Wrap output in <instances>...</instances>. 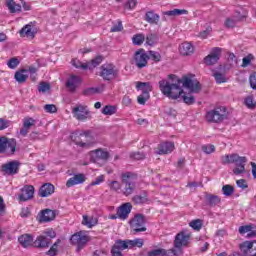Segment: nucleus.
Returning <instances> with one entry per match:
<instances>
[{"label":"nucleus","mask_w":256,"mask_h":256,"mask_svg":"<svg viewBox=\"0 0 256 256\" xmlns=\"http://www.w3.org/2000/svg\"><path fill=\"white\" fill-rule=\"evenodd\" d=\"M136 89L137 91H142V93L149 95L151 91H153V86L151 85V82H136Z\"/></svg>","instance_id":"31"},{"label":"nucleus","mask_w":256,"mask_h":256,"mask_svg":"<svg viewBox=\"0 0 256 256\" xmlns=\"http://www.w3.org/2000/svg\"><path fill=\"white\" fill-rule=\"evenodd\" d=\"M19 63V59L17 57H13L7 62V65L9 69H17V67H19Z\"/></svg>","instance_id":"53"},{"label":"nucleus","mask_w":256,"mask_h":256,"mask_svg":"<svg viewBox=\"0 0 256 256\" xmlns=\"http://www.w3.org/2000/svg\"><path fill=\"white\" fill-rule=\"evenodd\" d=\"M178 251L177 249H163V248H158L154 250H150L147 252V256H177Z\"/></svg>","instance_id":"20"},{"label":"nucleus","mask_w":256,"mask_h":256,"mask_svg":"<svg viewBox=\"0 0 256 256\" xmlns=\"http://www.w3.org/2000/svg\"><path fill=\"white\" fill-rule=\"evenodd\" d=\"M162 15H165L166 17H179V15H189V11L175 8L173 10L163 12Z\"/></svg>","instance_id":"33"},{"label":"nucleus","mask_w":256,"mask_h":256,"mask_svg":"<svg viewBox=\"0 0 256 256\" xmlns=\"http://www.w3.org/2000/svg\"><path fill=\"white\" fill-rule=\"evenodd\" d=\"M193 239V233L189 230H182L176 234L174 238V247L171 249H176L179 253L183 251V247H189L191 245V240Z\"/></svg>","instance_id":"5"},{"label":"nucleus","mask_w":256,"mask_h":256,"mask_svg":"<svg viewBox=\"0 0 256 256\" xmlns=\"http://www.w3.org/2000/svg\"><path fill=\"white\" fill-rule=\"evenodd\" d=\"M253 229V225H245L239 227L240 235H245V233L249 234V232Z\"/></svg>","instance_id":"58"},{"label":"nucleus","mask_w":256,"mask_h":256,"mask_svg":"<svg viewBox=\"0 0 256 256\" xmlns=\"http://www.w3.org/2000/svg\"><path fill=\"white\" fill-rule=\"evenodd\" d=\"M21 164L19 161L14 160L7 162L5 164H2L0 170L3 173V175H17L19 173V166Z\"/></svg>","instance_id":"13"},{"label":"nucleus","mask_w":256,"mask_h":256,"mask_svg":"<svg viewBox=\"0 0 256 256\" xmlns=\"http://www.w3.org/2000/svg\"><path fill=\"white\" fill-rule=\"evenodd\" d=\"M54 193H55V186L51 183L43 184L38 191V195L40 197H49L50 195H53Z\"/></svg>","instance_id":"25"},{"label":"nucleus","mask_w":256,"mask_h":256,"mask_svg":"<svg viewBox=\"0 0 256 256\" xmlns=\"http://www.w3.org/2000/svg\"><path fill=\"white\" fill-rule=\"evenodd\" d=\"M55 217V211L51 209L42 210L40 213V223H49V221H53Z\"/></svg>","instance_id":"28"},{"label":"nucleus","mask_w":256,"mask_h":256,"mask_svg":"<svg viewBox=\"0 0 256 256\" xmlns=\"http://www.w3.org/2000/svg\"><path fill=\"white\" fill-rule=\"evenodd\" d=\"M202 151L206 153V155H211V153H215V145L213 144L203 145Z\"/></svg>","instance_id":"55"},{"label":"nucleus","mask_w":256,"mask_h":256,"mask_svg":"<svg viewBox=\"0 0 256 256\" xmlns=\"http://www.w3.org/2000/svg\"><path fill=\"white\" fill-rule=\"evenodd\" d=\"M131 211H133L131 202L123 203L117 208L118 219H120V221H127L129 215H131Z\"/></svg>","instance_id":"14"},{"label":"nucleus","mask_w":256,"mask_h":256,"mask_svg":"<svg viewBox=\"0 0 256 256\" xmlns=\"http://www.w3.org/2000/svg\"><path fill=\"white\" fill-rule=\"evenodd\" d=\"M122 185L124 186L121 190L122 195L125 197H129L135 193V189H137V183L135 179H137V174L133 172H124L121 174Z\"/></svg>","instance_id":"4"},{"label":"nucleus","mask_w":256,"mask_h":256,"mask_svg":"<svg viewBox=\"0 0 256 256\" xmlns=\"http://www.w3.org/2000/svg\"><path fill=\"white\" fill-rule=\"evenodd\" d=\"M246 107H248V109H255L256 108V102L255 100H253V98L251 96H248L245 101H244Z\"/></svg>","instance_id":"57"},{"label":"nucleus","mask_w":256,"mask_h":256,"mask_svg":"<svg viewBox=\"0 0 256 256\" xmlns=\"http://www.w3.org/2000/svg\"><path fill=\"white\" fill-rule=\"evenodd\" d=\"M144 19L150 25H159V21H161V16L155 13V11H148L146 12Z\"/></svg>","instance_id":"30"},{"label":"nucleus","mask_w":256,"mask_h":256,"mask_svg":"<svg viewBox=\"0 0 256 256\" xmlns=\"http://www.w3.org/2000/svg\"><path fill=\"white\" fill-rule=\"evenodd\" d=\"M91 155L93 161H107L111 157L109 151L101 148L91 151Z\"/></svg>","instance_id":"22"},{"label":"nucleus","mask_w":256,"mask_h":256,"mask_svg":"<svg viewBox=\"0 0 256 256\" xmlns=\"http://www.w3.org/2000/svg\"><path fill=\"white\" fill-rule=\"evenodd\" d=\"M99 223V220L96 217H89L87 215H83L82 225H86L88 229H92Z\"/></svg>","instance_id":"36"},{"label":"nucleus","mask_w":256,"mask_h":256,"mask_svg":"<svg viewBox=\"0 0 256 256\" xmlns=\"http://www.w3.org/2000/svg\"><path fill=\"white\" fill-rule=\"evenodd\" d=\"M112 249H116L117 251H125V249H129V239L121 240L118 239L115 241Z\"/></svg>","instance_id":"34"},{"label":"nucleus","mask_w":256,"mask_h":256,"mask_svg":"<svg viewBox=\"0 0 256 256\" xmlns=\"http://www.w3.org/2000/svg\"><path fill=\"white\" fill-rule=\"evenodd\" d=\"M72 115L76 121H87L89 115H91V111H89L87 105L78 104L72 108Z\"/></svg>","instance_id":"10"},{"label":"nucleus","mask_w":256,"mask_h":256,"mask_svg":"<svg viewBox=\"0 0 256 256\" xmlns=\"http://www.w3.org/2000/svg\"><path fill=\"white\" fill-rule=\"evenodd\" d=\"M44 111L46 113H57V106L54 104H46L44 106Z\"/></svg>","instance_id":"59"},{"label":"nucleus","mask_w":256,"mask_h":256,"mask_svg":"<svg viewBox=\"0 0 256 256\" xmlns=\"http://www.w3.org/2000/svg\"><path fill=\"white\" fill-rule=\"evenodd\" d=\"M73 67L76 69H83L84 71L89 69V65L87 63H82L79 59L75 58L71 61Z\"/></svg>","instance_id":"44"},{"label":"nucleus","mask_w":256,"mask_h":256,"mask_svg":"<svg viewBox=\"0 0 256 256\" xmlns=\"http://www.w3.org/2000/svg\"><path fill=\"white\" fill-rule=\"evenodd\" d=\"M51 89V85L47 82H40L38 86V91L40 93H47Z\"/></svg>","instance_id":"56"},{"label":"nucleus","mask_w":256,"mask_h":256,"mask_svg":"<svg viewBox=\"0 0 256 256\" xmlns=\"http://www.w3.org/2000/svg\"><path fill=\"white\" fill-rule=\"evenodd\" d=\"M17 151V140L14 138L0 137V154L15 155Z\"/></svg>","instance_id":"8"},{"label":"nucleus","mask_w":256,"mask_h":256,"mask_svg":"<svg viewBox=\"0 0 256 256\" xmlns=\"http://www.w3.org/2000/svg\"><path fill=\"white\" fill-rule=\"evenodd\" d=\"M235 164V168L233 169L234 175H241L245 173V165L247 163V157L239 156L238 154H227L222 157V164L229 165Z\"/></svg>","instance_id":"3"},{"label":"nucleus","mask_w":256,"mask_h":256,"mask_svg":"<svg viewBox=\"0 0 256 256\" xmlns=\"http://www.w3.org/2000/svg\"><path fill=\"white\" fill-rule=\"evenodd\" d=\"M239 249L243 256H253L256 251V240L244 241L239 245Z\"/></svg>","instance_id":"16"},{"label":"nucleus","mask_w":256,"mask_h":256,"mask_svg":"<svg viewBox=\"0 0 256 256\" xmlns=\"http://www.w3.org/2000/svg\"><path fill=\"white\" fill-rule=\"evenodd\" d=\"M255 59V56L253 54H248L246 57L242 59V65L241 67H249L251 65V61Z\"/></svg>","instance_id":"51"},{"label":"nucleus","mask_w":256,"mask_h":256,"mask_svg":"<svg viewBox=\"0 0 256 256\" xmlns=\"http://www.w3.org/2000/svg\"><path fill=\"white\" fill-rule=\"evenodd\" d=\"M145 223V215H134L129 222L131 233H133V235H137V233H145V231H147V226H145Z\"/></svg>","instance_id":"7"},{"label":"nucleus","mask_w":256,"mask_h":256,"mask_svg":"<svg viewBox=\"0 0 256 256\" xmlns=\"http://www.w3.org/2000/svg\"><path fill=\"white\" fill-rule=\"evenodd\" d=\"M104 181H105V176L100 175V176L96 177V179L94 181H92L90 183V187H95V185H101V183H103Z\"/></svg>","instance_id":"61"},{"label":"nucleus","mask_w":256,"mask_h":256,"mask_svg":"<svg viewBox=\"0 0 256 256\" xmlns=\"http://www.w3.org/2000/svg\"><path fill=\"white\" fill-rule=\"evenodd\" d=\"M103 63V56H96L90 62L86 63L88 65V69H95V67H99Z\"/></svg>","instance_id":"39"},{"label":"nucleus","mask_w":256,"mask_h":256,"mask_svg":"<svg viewBox=\"0 0 256 256\" xmlns=\"http://www.w3.org/2000/svg\"><path fill=\"white\" fill-rule=\"evenodd\" d=\"M59 240L57 242H55L51 248L48 250L47 252V255H50V256H55L57 255V247H59Z\"/></svg>","instance_id":"60"},{"label":"nucleus","mask_w":256,"mask_h":256,"mask_svg":"<svg viewBox=\"0 0 256 256\" xmlns=\"http://www.w3.org/2000/svg\"><path fill=\"white\" fill-rule=\"evenodd\" d=\"M173 151H175V143L169 141L161 142L155 148L156 155H169Z\"/></svg>","instance_id":"15"},{"label":"nucleus","mask_w":256,"mask_h":256,"mask_svg":"<svg viewBox=\"0 0 256 256\" xmlns=\"http://www.w3.org/2000/svg\"><path fill=\"white\" fill-rule=\"evenodd\" d=\"M145 245V241L142 238H136L134 240H128L129 249H133V247H138L141 249Z\"/></svg>","instance_id":"38"},{"label":"nucleus","mask_w":256,"mask_h":256,"mask_svg":"<svg viewBox=\"0 0 256 256\" xmlns=\"http://www.w3.org/2000/svg\"><path fill=\"white\" fill-rule=\"evenodd\" d=\"M250 87L256 90V72L249 77Z\"/></svg>","instance_id":"63"},{"label":"nucleus","mask_w":256,"mask_h":256,"mask_svg":"<svg viewBox=\"0 0 256 256\" xmlns=\"http://www.w3.org/2000/svg\"><path fill=\"white\" fill-rule=\"evenodd\" d=\"M51 245V239L46 238L43 234L38 236L34 241V247L38 249H47Z\"/></svg>","instance_id":"26"},{"label":"nucleus","mask_w":256,"mask_h":256,"mask_svg":"<svg viewBox=\"0 0 256 256\" xmlns=\"http://www.w3.org/2000/svg\"><path fill=\"white\" fill-rule=\"evenodd\" d=\"M100 70V77H102L104 81H113V79H117V75H119V70L111 63L103 64Z\"/></svg>","instance_id":"9"},{"label":"nucleus","mask_w":256,"mask_h":256,"mask_svg":"<svg viewBox=\"0 0 256 256\" xmlns=\"http://www.w3.org/2000/svg\"><path fill=\"white\" fill-rule=\"evenodd\" d=\"M180 55L189 56L195 52V47L191 42H184L179 46Z\"/></svg>","instance_id":"29"},{"label":"nucleus","mask_w":256,"mask_h":256,"mask_svg":"<svg viewBox=\"0 0 256 256\" xmlns=\"http://www.w3.org/2000/svg\"><path fill=\"white\" fill-rule=\"evenodd\" d=\"M219 59H221V48L215 47L210 54L204 58V63L206 65H215Z\"/></svg>","instance_id":"18"},{"label":"nucleus","mask_w":256,"mask_h":256,"mask_svg":"<svg viewBox=\"0 0 256 256\" xmlns=\"http://www.w3.org/2000/svg\"><path fill=\"white\" fill-rule=\"evenodd\" d=\"M168 79H171L175 83L171 84L167 80H160L158 83L160 91L165 97H168V99H179V97H182L186 105H193L195 103V96L185 94L181 85L189 89L191 93H199L201 91V83L198 80H193L188 76H183L180 79L175 74L168 75Z\"/></svg>","instance_id":"1"},{"label":"nucleus","mask_w":256,"mask_h":256,"mask_svg":"<svg viewBox=\"0 0 256 256\" xmlns=\"http://www.w3.org/2000/svg\"><path fill=\"white\" fill-rule=\"evenodd\" d=\"M132 203H134V205H143L145 203H149V195L147 194V192L134 195L132 197Z\"/></svg>","instance_id":"32"},{"label":"nucleus","mask_w":256,"mask_h":256,"mask_svg":"<svg viewBox=\"0 0 256 256\" xmlns=\"http://www.w3.org/2000/svg\"><path fill=\"white\" fill-rule=\"evenodd\" d=\"M222 193L226 197H231V195H233V193H235V188L229 184H226L222 187Z\"/></svg>","instance_id":"45"},{"label":"nucleus","mask_w":256,"mask_h":256,"mask_svg":"<svg viewBox=\"0 0 256 256\" xmlns=\"http://www.w3.org/2000/svg\"><path fill=\"white\" fill-rule=\"evenodd\" d=\"M92 256H109V252L105 249L96 250Z\"/></svg>","instance_id":"64"},{"label":"nucleus","mask_w":256,"mask_h":256,"mask_svg":"<svg viewBox=\"0 0 256 256\" xmlns=\"http://www.w3.org/2000/svg\"><path fill=\"white\" fill-rule=\"evenodd\" d=\"M71 140L81 149H91L95 144V139L93 138V134H91V130L76 131L71 135Z\"/></svg>","instance_id":"2"},{"label":"nucleus","mask_w":256,"mask_h":256,"mask_svg":"<svg viewBox=\"0 0 256 256\" xmlns=\"http://www.w3.org/2000/svg\"><path fill=\"white\" fill-rule=\"evenodd\" d=\"M33 125H35V119H33L31 117H25L23 119V126L20 129V135L22 137H27V135L29 134V131H30L31 127H33Z\"/></svg>","instance_id":"24"},{"label":"nucleus","mask_w":256,"mask_h":256,"mask_svg":"<svg viewBox=\"0 0 256 256\" xmlns=\"http://www.w3.org/2000/svg\"><path fill=\"white\" fill-rule=\"evenodd\" d=\"M213 77L215 78V81L218 85H221V83H227L225 74H222L221 72H215Z\"/></svg>","instance_id":"49"},{"label":"nucleus","mask_w":256,"mask_h":256,"mask_svg":"<svg viewBox=\"0 0 256 256\" xmlns=\"http://www.w3.org/2000/svg\"><path fill=\"white\" fill-rule=\"evenodd\" d=\"M70 241L72 245H77L78 249H83L89 241V237L82 232H78L71 236Z\"/></svg>","instance_id":"17"},{"label":"nucleus","mask_w":256,"mask_h":256,"mask_svg":"<svg viewBox=\"0 0 256 256\" xmlns=\"http://www.w3.org/2000/svg\"><path fill=\"white\" fill-rule=\"evenodd\" d=\"M189 227L194 231H201L203 229V220L195 219L189 222Z\"/></svg>","instance_id":"41"},{"label":"nucleus","mask_w":256,"mask_h":256,"mask_svg":"<svg viewBox=\"0 0 256 256\" xmlns=\"http://www.w3.org/2000/svg\"><path fill=\"white\" fill-rule=\"evenodd\" d=\"M101 92H102V90L99 87H90V88L84 89L83 95H85L86 97H89L91 95H97Z\"/></svg>","instance_id":"43"},{"label":"nucleus","mask_w":256,"mask_h":256,"mask_svg":"<svg viewBox=\"0 0 256 256\" xmlns=\"http://www.w3.org/2000/svg\"><path fill=\"white\" fill-rule=\"evenodd\" d=\"M133 45L140 46L142 43H145V35L143 34H136L132 37Z\"/></svg>","instance_id":"46"},{"label":"nucleus","mask_w":256,"mask_h":256,"mask_svg":"<svg viewBox=\"0 0 256 256\" xmlns=\"http://www.w3.org/2000/svg\"><path fill=\"white\" fill-rule=\"evenodd\" d=\"M14 78L17 81V83H25V81L29 79V74H27V70L21 69L16 71Z\"/></svg>","instance_id":"37"},{"label":"nucleus","mask_w":256,"mask_h":256,"mask_svg":"<svg viewBox=\"0 0 256 256\" xmlns=\"http://www.w3.org/2000/svg\"><path fill=\"white\" fill-rule=\"evenodd\" d=\"M87 181V177L83 173L74 174L70 177L66 182V187L71 188L75 187V185H83Z\"/></svg>","instance_id":"19"},{"label":"nucleus","mask_w":256,"mask_h":256,"mask_svg":"<svg viewBox=\"0 0 256 256\" xmlns=\"http://www.w3.org/2000/svg\"><path fill=\"white\" fill-rule=\"evenodd\" d=\"M39 29H37V22L32 21L24 25L22 29L19 30L20 37H27V39H35Z\"/></svg>","instance_id":"11"},{"label":"nucleus","mask_w":256,"mask_h":256,"mask_svg":"<svg viewBox=\"0 0 256 256\" xmlns=\"http://www.w3.org/2000/svg\"><path fill=\"white\" fill-rule=\"evenodd\" d=\"M206 199L210 207H215L216 205H219V203H221V198H219V196L217 195L209 194L208 196H206Z\"/></svg>","instance_id":"40"},{"label":"nucleus","mask_w":256,"mask_h":256,"mask_svg":"<svg viewBox=\"0 0 256 256\" xmlns=\"http://www.w3.org/2000/svg\"><path fill=\"white\" fill-rule=\"evenodd\" d=\"M18 242L20 243L21 247H24V249H27L28 247H33V235L23 234L18 237Z\"/></svg>","instance_id":"27"},{"label":"nucleus","mask_w":256,"mask_h":256,"mask_svg":"<svg viewBox=\"0 0 256 256\" xmlns=\"http://www.w3.org/2000/svg\"><path fill=\"white\" fill-rule=\"evenodd\" d=\"M115 113H117V106L106 105L102 109V115L111 116L115 115Z\"/></svg>","instance_id":"42"},{"label":"nucleus","mask_w":256,"mask_h":256,"mask_svg":"<svg viewBox=\"0 0 256 256\" xmlns=\"http://www.w3.org/2000/svg\"><path fill=\"white\" fill-rule=\"evenodd\" d=\"M6 7L10 13H21L22 7L20 4H16L15 0H6Z\"/></svg>","instance_id":"35"},{"label":"nucleus","mask_w":256,"mask_h":256,"mask_svg":"<svg viewBox=\"0 0 256 256\" xmlns=\"http://www.w3.org/2000/svg\"><path fill=\"white\" fill-rule=\"evenodd\" d=\"M149 63V55L145 53L143 49H140L135 52L134 55V65L138 69H143L145 68Z\"/></svg>","instance_id":"12"},{"label":"nucleus","mask_w":256,"mask_h":256,"mask_svg":"<svg viewBox=\"0 0 256 256\" xmlns=\"http://www.w3.org/2000/svg\"><path fill=\"white\" fill-rule=\"evenodd\" d=\"M108 187L110 188V191H121V182L117 180H112L108 183Z\"/></svg>","instance_id":"47"},{"label":"nucleus","mask_w":256,"mask_h":256,"mask_svg":"<svg viewBox=\"0 0 256 256\" xmlns=\"http://www.w3.org/2000/svg\"><path fill=\"white\" fill-rule=\"evenodd\" d=\"M149 59H152L155 63H159L161 61V54L157 51L150 50L148 52Z\"/></svg>","instance_id":"50"},{"label":"nucleus","mask_w":256,"mask_h":256,"mask_svg":"<svg viewBox=\"0 0 256 256\" xmlns=\"http://www.w3.org/2000/svg\"><path fill=\"white\" fill-rule=\"evenodd\" d=\"M150 97H151L150 94L142 93L141 95H139L137 97V101H138L139 105H145L147 103V101H149Z\"/></svg>","instance_id":"54"},{"label":"nucleus","mask_w":256,"mask_h":256,"mask_svg":"<svg viewBox=\"0 0 256 256\" xmlns=\"http://www.w3.org/2000/svg\"><path fill=\"white\" fill-rule=\"evenodd\" d=\"M33 195H35V187L33 185H25L21 189V193L19 195L20 201H29V199H33Z\"/></svg>","instance_id":"21"},{"label":"nucleus","mask_w":256,"mask_h":256,"mask_svg":"<svg viewBox=\"0 0 256 256\" xmlns=\"http://www.w3.org/2000/svg\"><path fill=\"white\" fill-rule=\"evenodd\" d=\"M229 117V112L225 106H217L206 113L208 123H223Z\"/></svg>","instance_id":"6"},{"label":"nucleus","mask_w":256,"mask_h":256,"mask_svg":"<svg viewBox=\"0 0 256 256\" xmlns=\"http://www.w3.org/2000/svg\"><path fill=\"white\" fill-rule=\"evenodd\" d=\"M137 7V0H128L125 4V9L133 10Z\"/></svg>","instance_id":"62"},{"label":"nucleus","mask_w":256,"mask_h":256,"mask_svg":"<svg viewBox=\"0 0 256 256\" xmlns=\"http://www.w3.org/2000/svg\"><path fill=\"white\" fill-rule=\"evenodd\" d=\"M79 85H81V77L76 75H71L66 82V87L71 93H75Z\"/></svg>","instance_id":"23"},{"label":"nucleus","mask_w":256,"mask_h":256,"mask_svg":"<svg viewBox=\"0 0 256 256\" xmlns=\"http://www.w3.org/2000/svg\"><path fill=\"white\" fill-rule=\"evenodd\" d=\"M157 43V35L156 34H148L146 36V45L153 46Z\"/></svg>","instance_id":"52"},{"label":"nucleus","mask_w":256,"mask_h":256,"mask_svg":"<svg viewBox=\"0 0 256 256\" xmlns=\"http://www.w3.org/2000/svg\"><path fill=\"white\" fill-rule=\"evenodd\" d=\"M42 235L44 237H46L47 239H50V241H51V239H55V237H57V233L55 232V230L53 228H48V229L44 230L42 232Z\"/></svg>","instance_id":"48"}]
</instances>
